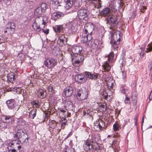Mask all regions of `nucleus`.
Masks as SVG:
<instances>
[{
    "instance_id": "1",
    "label": "nucleus",
    "mask_w": 152,
    "mask_h": 152,
    "mask_svg": "<svg viewBox=\"0 0 152 152\" xmlns=\"http://www.w3.org/2000/svg\"><path fill=\"white\" fill-rule=\"evenodd\" d=\"M94 30V26L93 23H89L85 25L81 40L83 43L89 41L92 39L91 35Z\"/></svg>"
},
{
    "instance_id": "2",
    "label": "nucleus",
    "mask_w": 152,
    "mask_h": 152,
    "mask_svg": "<svg viewBox=\"0 0 152 152\" xmlns=\"http://www.w3.org/2000/svg\"><path fill=\"white\" fill-rule=\"evenodd\" d=\"M46 24L43 17H38L35 18L32 27L34 30L39 32L41 31V27L44 28Z\"/></svg>"
},
{
    "instance_id": "3",
    "label": "nucleus",
    "mask_w": 152,
    "mask_h": 152,
    "mask_svg": "<svg viewBox=\"0 0 152 152\" xmlns=\"http://www.w3.org/2000/svg\"><path fill=\"white\" fill-rule=\"evenodd\" d=\"M13 137L16 138L22 143H27L28 142V136L25 131L18 130L17 132L13 134Z\"/></svg>"
},
{
    "instance_id": "4",
    "label": "nucleus",
    "mask_w": 152,
    "mask_h": 152,
    "mask_svg": "<svg viewBox=\"0 0 152 152\" xmlns=\"http://www.w3.org/2000/svg\"><path fill=\"white\" fill-rule=\"evenodd\" d=\"M72 60L74 66H80L83 64L84 56L80 54L73 55L72 56Z\"/></svg>"
},
{
    "instance_id": "5",
    "label": "nucleus",
    "mask_w": 152,
    "mask_h": 152,
    "mask_svg": "<svg viewBox=\"0 0 152 152\" xmlns=\"http://www.w3.org/2000/svg\"><path fill=\"white\" fill-rule=\"evenodd\" d=\"M117 18L116 15L112 14L106 18L105 20L106 23L110 26V27L112 28L115 27L118 24Z\"/></svg>"
},
{
    "instance_id": "6",
    "label": "nucleus",
    "mask_w": 152,
    "mask_h": 152,
    "mask_svg": "<svg viewBox=\"0 0 152 152\" xmlns=\"http://www.w3.org/2000/svg\"><path fill=\"white\" fill-rule=\"evenodd\" d=\"M44 65L48 69H52L57 64V60L53 58H47L44 61Z\"/></svg>"
},
{
    "instance_id": "7",
    "label": "nucleus",
    "mask_w": 152,
    "mask_h": 152,
    "mask_svg": "<svg viewBox=\"0 0 152 152\" xmlns=\"http://www.w3.org/2000/svg\"><path fill=\"white\" fill-rule=\"evenodd\" d=\"M94 138L93 137L91 140L87 139L84 141L83 147L86 151L88 152L91 150L94 149L93 144L94 142Z\"/></svg>"
},
{
    "instance_id": "8",
    "label": "nucleus",
    "mask_w": 152,
    "mask_h": 152,
    "mask_svg": "<svg viewBox=\"0 0 152 152\" xmlns=\"http://www.w3.org/2000/svg\"><path fill=\"white\" fill-rule=\"evenodd\" d=\"M106 128L107 126L105 122L101 119L99 120L98 122L94 126V129L96 131H102L103 129H105Z\"/></svg>"
},
{
    "instance_id": "9",
    "label": "nucleus",
    "mask_w": 152,
    "mask_h": 152,
    "mask_svg": "<svg viewBox=\"0 0 152 152\" xmlns=\"http://www.w3.org/2000/svg\"><path fill=\"white\" fill-rule=\"evenodd\" d=\"M88 10L84 9L80 10L77 12V16L80 20L83 19L85 21L88 20Z\"/></svg>"
},
{
    "instance_id": "10",
    "label": "nucleus",
    "mask_w": 152,
    "mask_h": 152,
    "mask_svg": "<svg viewBox=\"0 0 152 152\" xmlns=\"http://www.w3.org/2000/svg\"><path fill=\"white\" fill-rule=\"evenodd\" d=\"M6 104L8 108L10 110H13L17 106L16 101L15 99H11L6 101Z\"/></svg>"
},
{
    "instance_id": "11",
    "label": "nucleus",
    "mask_w": 152,
    "mask_h": 152,
    "mask_svg": "<svg viewBox=\"0 0 152 152\" xmlns=\"http://www.w3.org/2000/svg\"><path fill=\"white\" fill-rule=\"evenodd\" d=\"M88 96L87 92L84 91H83L82 89H80L77 93V96L81 100H84L86 99Z\"/></svg>"
},
{
    "instance_id": "12",
    "label": "nucleus",
    "mask_w": 152,
    "mask_h": 152,
    "mask_svg": "<svg viewBox=\"0 0 152 152\" xmlns=\"http://www.w3.org/2000/svg\"><path fill=\"white\" fill-rule=\"evenodd\" d=\"M15 25L14 23L12 22H8L6 25V28L7 29L10 34L12 35L13 34L15 31Z\"/></svg>"
},
{
    "instance_id": "13",
    "label": "nucleus",
    "mask_w": 152,
    "mask_h": 152,
    "mask_svg": "<svg viewBox=\"0 0 152 152\" xmlns=\"http://www.w3.org/2000/svg\"><path fill=\"white\" fill-rule=\"evenodd\" d=\"M64 16V14L59 11L55 12L51 15V19L54 21H56L59 19H61Z\"/></svg>"
},
{
    "instance_id": "14",
    "label": "nucleus",
    "mask_w": 152,
    "mask_h": 152,
    "mask_svg": "<svg viewBox=\"0 0 152 152\" xmlns=\"http://www.w3.org/2000/svg\"><path fill=\"white\" fill-rule=\"evenodd\" d=\"M3 121L7 123L13 124L14 122V119L12 116L5 115L2 117Z\"/></svg>"
},
{
    "instance_id": "15",
    "label": "nucleus",
    "mask_w": 152,
    "mask_h": 152,
    "mask_svg": "<svg viewBox=\"0 0 152 152\" xmlns=\"http://www.w3.org/2000/svg\"><path fill=\"white\" fill-rule=\"evenodd\" d=\"M85 73L86 77L89 79L96 80L98 77V74L97 73H91L89 72H85Z\"/></svg>"
},
{
    "instance_id": "16",
    "label": "nucleus",
    "mask_w": 152,
    "mask_h": 152,
    "mask_svg": "<svg viewBox=\"0 0 152 152\" xmlns=\"http://www.w3.org/2000/svg\"><path fill=\"white\" fill-rule=\"evenodd\" d=\"M73 88L71 86L66 87L64 90V93L66 97L71 96L73 93Z\"/></svg>"
},
{
    "instance_id": "17",
    "label": "nucleus",
    "mask_w": 152,
    "mask_h": 152,
    "mask_svg": "<svg viewBox=\"0 0 152 152\" xmlns=\"http://www.w3.org/2000/svg\"><path fill=\"white\" fill-rule=\"evenodd\" d=\"M83 48L82 47L79 45H75L73 46L72 49V52L74 55L79 54L82 51Z\"/></svg>"
},
{
    "instance_id": "18",
    "label": "nucleus",
    "mask_w": 152,
    "mask_h": 152,
    "mask_svg": "<svg viewBox=\"0 0 152 152\" xmlns=\"http://www.w3.org/2000/svg\"><path fill=\"white\" fill-rule=\"evenodd\" d=\"M101 15L104 16L108 17L112 13L110 9L108 7L104 8L100 12Z\"/></svg>"
},
{
    "instance_id": "19",
    "label": "nucleus",
    "mask_w": 152,
    "mask_h": 152,
    "mask_svg": "<svg viewBox=\"0 0 152 152\" xmlns=\"http://www.w3.org/2000/svg\"><path fill=\"white\" fill-rule=\"evenodd\" d=\"M87 78L86 77L80 75H77L75 77V80L77 82L81 83L85 82Z\"/></svg>"
},
{
    "instance_id": "20",
    "label": "nucleus",
    "mask_w": 152,
    "mask_h": 152,
    "mask_svg": "<svg viewBox=\"0 0 152 152\" xmlns=\"http://www.w3.org/2000/svg\"><path fill=\"white\" fill-rule=\"evenodd\" d=\"M65 107L66 110H72L73 108V104L72 102L69 100H65L64 101Z\"/></svg>"
},
{
    "instance_id": "21",
    "label": "nucleus",
    "mask_w": 152,
    "mask_h": 152,
    "mask_svg": "<svg viewBox=\"0 0 152 152\" xmlns=\"http://www.w3.org/2000/svg\"><path fill=\"white\" fill-rule=\"evenodd\" d=\"M108 62H109L107 61H106L103 63L102 67L104 71H102V72H108L110 71L111 69V66Z\"/></svg>"
},
{
    "instance_id": "22",
    "label": "nucleus",
    "mask_w": 152,
    "mask_h": 152,
    "mask_svg": "<svg viewBox=\"0 0 152 152\" xmlns=\"http://www.w3.org/2000/svg\"><path fill=\"white\" fill-rule=\"evenodd\" d=\"M37 94L38 96L42 99L45 98L46 96V92L42 89L39 90Z\"/></svg>"
},
{
    "instance_id": "23",
    "label": "nucleus",
    "mask_w": 152,
    "mask_h": 152,
    "mask_svg": "<svg viewBox=\"0 0 152 152\" xmlns=\"http://www.w3.org/2000/svg\"><path fill=\"white\" fill-rule=\"evenodd\" d=\"M121 129V124L119 121H116L113 126V130L115 132L118 131Z\"/></svg>"
},
{
    "instance_id": "24",
    "label": "nucleus",
    "mask_w": 152,
    "mask_h": 152,
    "mask_svg": "<svg viewBox=\"0 0 152 152\" xmlns=\"http://www.w3.org/2000/svg\"><path fill=\"white\" fill-rule=\"evenodd\" d=\"M108 88L109 89H113L114 86V80L112 78H110L107 81H106Z\"/></svg>"
},
{
    "instance_id": "25",
    "label": "nucleus",
    "mask_w": 152,
    "mask_h": 152,
    "mask_svg": "<svg viewBox=\"0 0 152 152\" xmlns=\"http://www.w3.org/2000/svg\"><path fill=\"white\" fill-rule=\"evenodd\" d=\"M54 31L56 33H60L63 30V27L62 25H57L53 26Z\"/></svg>"
},
{
    "instance_id": "26",
    "label": "nucleus",
    "mask_w": 152,
    "mask_h": 152,
    "mask_svg": "<svg viewBox=\"0 0 152 152\" xmlns=\"http://www.w3.org/2000/svg\"><path fill=\"white\" fill-rule=\"evenodd\" d=\"M7 80L11 83H13L15 78V75L14 73L11 72L7 76Z\"/></svg>"
},
{
    "instance_id": "27",
    "label": "nucleus",
    "mask_w": 152,
    "mask_h": 152,
    "mask_svg": "<svg viewBox=\"0 0 152 152\" xmlns=\"http://www.w3.org/2000/svg\"><path fill=\"white\" fill-rule=\"evenodd\" d=\"M105 57L108 58L107 61L109 62L112 63L114 62V53L113 52H111L108 55L106 56Z\"/></svg>"
},
{
    "instance_id": "28",
    "label": "nucleus",
    "mask_w": 152,
    "mask_h": 152,
    "mask_svg": "<svg viewBox=\"0 0 152 152\" xmlns=\"http://www.w3.org/2000/svg\"><path fill=\"white\" fill-rule=\"evenodd\" d=\"M94 44L95 45V49H97L98 48H101L103 47L102 45V43L100 41L98 40L94 41Z\"/></svg>"
},
{
    "instance_id": "29",
    "label": "nucleus",
    "mask_w": 152,
    "mask_h": 152,
    "mask_svg": "<svg viewBox=\"0 0 152 152\" xmlns=\"http://www.w3.org/2000/svg\"><path fill=\"white\" fill-rule=\"evenodd\" d=\"M31 103L34 108H38L40 106V104L39 101H32Z\"/></svg>"
},
{
    "instance_id": "30",
    "label": "nucleus",
    "mask_w": 152,
    "mask_h": 152,
    "mask_svg": "<svg viewBox=\"0 0 152 152\" xmlns=\"http://www.w3.org/2000/svg\"><path fill=\"white\" fill-rule=\"evenodd\" d=\"M37 109H33L29 113V116L32 119H34L36 115Z\"/></svg>"
},
{
    "instance_id": "31",
    "label": "nucleus",
    "mask_w": 152,
    "mask_h": 152,
    "mask_svg": "<svg viewBox=\"0 0 152 152\" xmlns=\"http://www.w3.org/2000/svg\"><path fill=\"white\" fill-rule=\"evenodd\" d=\"M132 99L133 105L134 107H136L137 106V97L135 95H132L131 96Z\"/></svg>"
},
{
    "instance_id": "32",
    "label": "nucleus",
    "mask_w": 152,
    "mask_h": 152,
    "mask_svg": "<svg viewBox=\"0 0 152 152\" xmlns=\"http://www.w3.org/2000/svg\"><path fill=\"white\" fill-rule=\"evenodd\" d=\"M18 145V143L16 142V140H13L10 141L9 143V145L13 148H15V145Z\"/></svg>"
},
{
    "instance_id": "33",
    "label": "nucleus",
    "mask_w": 152,
    "mask_h": 152,
    "mask_svg": "<svg viewBox=\"0 0 152 152\" xmlns=\"http://www.w3.org/2000/svg\"><path fill=\"white\" fill-rule=\"evenodd\" d=\"M35 12L37 15H42L45 12L43 11V10L40 7H39L36 9Z\"/></svg>"
},
{
    "instance_id": "34",
    "label": "nucleus",
    "mask_w": 152,
    "mask_h": 152,
    "mask_svg": "<svg viewBox=\"0 0 152 152\" xmlns=\"http://www.w3.org/2000/svg\"><path fill=\"white\" fill-rule=\"evenodd\" d=\"M57 124L58 123L55 121L52 120L50 123L49 126L50 127L54 129L56 126Z\"/></svg>"
},
{
    "instance_id": "35",
    "label": "nucleus",
    "mask_w": 152,
    "mask_h": 152,
    "mask_svg": "<svg viewBox=\"0 0 152 152\" xmlns=\"http://www.w3.org/2000/svg\"><path fill=\"white\" fill-rule=\"evenodd\" d=\"M152 51V42L148 44L146 49L145 52L146 53L151 52Z\"/></svg>"
},
{
    "instance_id": "36",
    "label": "nucleus",
    "mask_w": 152,
    "mask_h": 152,
    "mask_svg": "<svg viewBox=\"0 0 152 152\" xmlns=\"http://www.w3.org/2000/svg\"><path fill=\"white\" fill-rule=\"evenodd\" d=\"M7 127V123L3 121L0 123V127L1 129H6Z\"/></svg>"
},
{
    "instance_id": "37",
    "label": "nucleus",
    "mask_w": 152,
    "mask_h": 152,
    "mask_svg": "<svg viewBox=\"0 0 152 152\" xmlns=\"http://www.w3.org/2000/svg\"><path fill=\"white\" fill-rule=\"evenodd\" d=\"M124 102L125 104H129L131 106V103L130 101V98L128 97L127 95H126L125 99L124 100Z\"/></svg>"
},
{
    "instance_id": "38",
    "label": "nucleus",
    "mask_w": 152,
    "mask_h": 152,
    "mask_svg": "<svg viewBox=\"0 0 152 152\" xmlns=\"http://www.w3.org/2000/svg\"><path fill=\"white\" fill-rule=\"evenodd\" d=\"M89 2L90 3H92L94 5L95 4V2H93V1H96V2H97L98 3V8H100L101 7L102 5H101V0H89Z\"/></svg>"
},
{
    "instance_id": "39",
    "label": "nucleus",
    "mask_w": 152,
    "mask_h": 152,
    "mask_svg": "<svg viewBox=\"0 0 152 152\" xmlns=\"http://www.w3.org/2000/svg\"><path fill=\"white\" fill-rule=\"evenodd\" d=\"M59 39L60 40V42H61L63 43H64V42L66 40V38L64 35L63 34H61L60 35L59 37Z\"/></svg>"
},
{
    "instance_id": "40",
    "label": "nucleus",
    "mask_w": 152,
    "mask_h": 152,
    "mask_svg": "<svg viewBox=\"0 0 152 152\" xmlns=\"http://www.w3.org/2000/svg\"><path fill=\"white\" fill-rule=\"evenodd\" d=\"M40 7L43 10V11H45H45L48 8V6L46 3H42Z\"/></svg>"
},
{
    "instance_id": "41",
    "label": "nucleus",
    "mask_w": 152,
    "mask_h": 152,
    "mask_svg": "<svg viewBox=\"0 0 152 152\" xmlns=\"http://www.w3.org/2000/svg\"><path fill=\"white\" fill-rule=\"evenodd\" d=\"M66 3V6L68 5L70 7L72 6L73 4V2L72 0H64Z\"/></svg>"
},
{
    "instance_id": "42",
    "label": "nucleus",
    "mask_w": 152,
    "mask_h": 152,
    "mask_svg": "<svg viewBox=\"0 0 152 152\" xmlns=\"http://www.w3.org/2000/svg\"><path fill=\"white\" fill-rule=\"evenodd\" d=\"M108 75L104 73H102V79L104 80L105 81H107L109 79H110Z\"/></svg>"
},
{
    "instance_id": "43",
    "label": "nucleus",
    "mask_w": 152,
    "mask_h": 152,
    "mask_svg": "<svg viewBox=\"0 0 152 152\" xmlns=\"http://www.w3.org/2000/svg\"><path fill=\"white\" fill-rule=\"evenodd\" d=\"M48 91L51 94H53L55 92L53 88L51 86H50L48 87Z\"/></svg>"
},
{
    "instance_id": "44",
    "label": "nucleus",
    "mask_w": 152,
    "mask_h": 152,
    "mask_svg": "<svg viewBox=\"0 0 152 152\" xmlns=\"http://www.w3.org/2000/svg\"><path fill=\"white\" fill-rule=\"evenodd\" d=\"M74 149L72 147L66 149V151L65 152H74Z\"/></svg>"
},
{
    "instance_id": "45",
    "label": "nucleus",
    "mask_w": 152,
    "mask_h": 152,
    "mask_svg": "<svg viewBox=\"0 0 152 152\" xmlns=\"http://www.w3.org/2000/svg\"><path fill=\"white\" fill-rule=\"evenodd\" d=\"M41 31H42V32H44L45 34H48L49 32V29L48 28H47L45 30L43 28H41Z\"/></svg>"
},
{
    "instance_id": "46",
    "label": "nucleus",
    "mask_w": 152,
    "mask_h": 152,
    "mask_svg": "<svg viewBox=\"0 0 152 152\" xmlns=\"http://www.w3.org/2000/svg\"><path fill=\"white\" fill-rule=\"evenodd\" d=\"M121 93L124 94H126V91H128V90L126 89L124 87H121Z\"/></svg>"
},
{
    "instance_id": "47",
    "label": "nucleus",
    "mask_w": 152,
    "mask_h": 152,
    "mask_svg": "<svg viewBox=\"0 0 152 152\" xmlns=\"http://www.w3.org/2000/svg\"><path fill=\"white\" fill-rule=\"evenodd\" d=\"M67 121V120L65 118L62 119L60 121V123H63L64 124H66Z\"/></svg>"
},
{
    "instance_id": "48",
    "label": "nucleus",
    "mask_w": 152,
    "mask_h": 152,
    "mask_svg": "<svg viewBox=\"0 0 152 152\" xmlns=\"http://www.w3.org/2000/svg\"><path fill=\"white\" fill-rule=\"evenodd\" d=\"M120 39L119 38L118 39H117V41H114L113 43L115 45H118L119 44L120 42Z\"/></svg>"
},
{
    "instance_id": "49",
    "label": "nucleus",
    "mask_w": 152,
    "mask_h": 152,
    "mask_svg": "<svg viewBox=\"0 0 152 152\" xmlns=\"http://www.w3.org/2000/svg\"><path fill=\"white\" fill-rule=\"evenodd\" d=\"M61 128L62 129H64L65 128L66 124H63V123H61Z\"/></svg>"
},
{
    "instance_id": "50",
    "label": "nucleus",
    "mask_w": 152,
    "mask_h": 152,
    "mask_svg": "<svg viewBox=\"0 0 152 152\" xmlns=\"http://www.w3.org/2000/svg\"><path fill=\"white\" fill-rule=\"evenodd\" d=\"M149 98L150 100H151L152 99V90L151 91L150 94L149 96Z\"/></svg>"
},
{
    "instance_id": "51",
    "label": "nucleus",
    "mask_w": 152,
    "mask_h": 152,
    "mask_svg": "<svg viewBox=\"0 0 152 152\" xmlns=\"http://www.w3.org/2000/svg\"><path fill=\"white\" fill-rule=\"evenodd\" d=\"M59 110L60 111H61V112H62L63 113H66V110L64 109H63L62 108H60L59 109Z\"/></svg>"
},
{
    "instance_id": "52",
    "label": "nucleus",
    "mask_w": 152,
    "mask_h": 152,
    "mask_svg": "<svg viewBox=\"0 0 152 152\" xmlns=\"http://www.w3.org/2000/svg\"><path fill=\"white\" fill-rule=\"evenodd\" d=\"M17 148V149L20 151V150L21 148V146L19 145V144H18V145H15V148Z\"/></svg>"
},
{
    "instance_id": "53",
    "label": "nucleus",
    "mask_w": 152,
    "mask_h": 152,
    "mask_svg": "<svg viewBox=\"0 0 152 152\" xmlns=\"http://www.w3.org/2000/svg\"><path fill=\"white\" fill-rule=\"evenodd\" d=\"M3 145V142L2 140L0 139V148L2 147Z\"/></svg>"
},
{
    "instance_id": "54",
    "label": "nucleus",
    "mask_w": 152,
    "mask_h": 152,
    "mask_svg": "<svg viewBox=\"0 0 152 152\" xmlns=\"http://www.w3.org/2000/svg\"><path fill=\"white\" fill-rule=\"evenodd\" d=\"M137 120H138V119H137V117H136L134 118V121L135 122V124H137Z\"/></svg>"
},
{
    "instance_id": "55",
    "label": "nucleus",
    "mask_w": 152,
    "mask_h": 152,
    "mask_svg": "<svg viewBox=\"0 0 152 152\" xmlns=\"http://www.w3.org/2000/svg\"><path fill=\"white\" fill-rule=\"evenodd\" d=\"M101 107L103 109V110L104 111V110L105 109V110H106V109L105 108V106L104 105H101Z\"/></svg>"
},
{
    "instance_id": "56",
    "label": "nucleus",
    "mask_w": 152,
    "mask_h": 152,
    "mask_svg": "<svg viewBox=\"0 0 152 152\" xmlns=\"http://www.w3.org/2000/svg\"><path fill=\"white\" fill-rule=\"evenodd\" d=\"M9 152H17L16 150L14 149H12V150H10L9 151Z\"/></svg>"
},
{
    "instance_id": "57",
    "label": "nucleus",
    "mask_w": 152,
    "mask_h": 152,
    "mask_svg": "<svg viewBox=\"0 0 152 152\" xmlns=\"http://www.w3.org/2000/svg\"><path fill=\"white\" fill-rule=\"evenodd\" d=\"M61 129H58L57 130V131L56 132V133L57 134H59V132H60V131H61Z\"/></svg>"
},
{
    "instance_id": "58",
    "label": "nucleus",
    "mask_w": 152,
    "mask_h": 152,
    "mask_svg": "<svg viewBox=\"0 0 152 152\" xmlns=\"http://www.w3.org/2000/svg\"><path fill=\"white\" fill-rule=\"evenodd\" d=\"M3 32H4V34H5V33H6L7 32V31H8L7 29H6V28H5V29H4L3 30Z\"/></svg>"
},
{
    "instance_id": "59",
    "label": "nucleus",
    "mask_w": 152,
    "mask_h": 152,
    "mask_svg": "<svg viewBox=\"0 0 152 152\" xmlns=\"http://www.w3.org/2000/svg\"><path fill=\"white\" fill-rule=\"evenodd\" d=\"M2 37H0V44L4 42V41L3 39H1Z\"/></svg>"
},
{
    "instance_id": "60",
    "label": "nucleus",
    "mask_w": 152,
    "mask_h": 152,
    "mask_svg": "<svg viewBox=\"0 0 152 152\" xmlns=\"http://www.w3.org/2000/svg\"><path fill=\"white\" fill-rule=\"evenodd\" d=\"M145 53H143L142 55H141V53H140V56L142 55V58H142L143 56L145 55Z\"/></svg>"
},
{
    "instance_id": "61",
    "label": "nucleus",
    "mask_w": 152,
    "mask_h": 152,
    "mask_svg": "<svg viewBox=\"0 0 152 152\" xmlns=\"http://www.w3.org/2000/svg\"><path fill=\"white\" fill-rule=\"evenodd\" d=\"M108 95L107 94V95H104V99H107V98L108 97Z\"/></svg>"
},
{
    "instance_id": "62",
    "label": "nucleus",
    "mask_w": 152,
    "mask_h": 152,
    "mask_svg": "<svg viewBox=\"0 0 152 152\" xmlns=\"http://www.w3.org/2000/svg\"><path fill=\"white\" fill-rule=\"evenodd\" d=\"M116 134H117V137H118L120 135V134H118V133H116Z\"/></svg>"
},
{
    "instance_id": "63",
    "label": "nucleus",
    "mask_w": 152,
    "mask_h": 152,
    "mask_svg": "<svg viewBox=\"0 0 152 152\" xmlns=\"http://www.w3.org/2000/svg\"><path fill=\"white\" fill-rule=\"evenodd\" d=\"M65 116V117H68V114H67V115H65V116Z\"/></svg>"
},
{
    "instance_id": "64",
    "label": "nucleus",
    "mask_w": 152,
    "mask_h": 152,
    "mask_svg": "<svg viewBox=\"0 0 152 152\" xmlns=\"http://www.w3.org/2000/svg\"><path fill=\"white\" fill-rule=\"evenodd\" d=\"M143 9H144H144L146 10V7H143Z\"/></svg>"
}]
</instances>
